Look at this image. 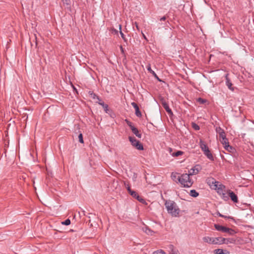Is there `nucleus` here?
<instances>
[{
	"label": "nucleus",
	"mask_w": 254,
	"mask_h": 254,
	"mask_svg": "<svg viewBox=\"0 0 254 254\" xmlns=\"http://www.w3.org/2000/svg\"><path fill=\"white\" fill-rule=\"evenodd\" d=\"M167 212L173 217H178L180 210L175 202L171 200H166L165 203Z\"/></svg>",
	"instance_id": "1"
},
{
	"label": "nucleus",
	"mask_w": 254,
	"mask_h": 254,
	"mask_svg": "<svg viewBox=\"0 0 254 254\" xmlns=\"http://www.w3.org/2000/svg\"><path fill=\"white\" fill-rule=\"evenodd\" d=\"M190 176L188 174H184L180 176H178V181L184 187L189 188L193 184V182L190 179Z\"/></svg>",
	"instance_id": "2"
},
{
	"label": "nucleus",
	"mask_w": 254,
	"mask_h": 254,
	"mask_svg": "<svg viewBox=\"0 0 254 254\" xmlns=\"http://www.w3.org/2000/svg\"><path fill=\"white\" fill-rule=\"evenodd\" d=\"M199 146L204 154L210 160L213 161L214 157L206 144L202 140H199Z\"/></svg>",
	"instance_id": "3"
},
{
	"label": "nucleus",
	"mask_w": 254,
	"mask_h": 254,
	"mask_svg": "<svg viewBox=\"0 0 254 254\" xmlns=\"http://www.w3.org/2000/svg\"><path fill=\"white\" fill-rule=\"evenodd\" d=\"M212 180V184H214V189L217 190V192L219 195L223 193L228 190H226V187L224 185L220 184L218 182L214 180L213 179Z\"/></svg>",
	"instance_id": "4"
},
{
	"label": "nucleus",
	"mask_w": 254,
	"mask_h": 254,
	"mask_svg": "<svg viewBox=\"0 0 254 254\" xmlns=\"http://www.w3.org/2000/svg\"><path fill=\"white\" fill-rule=\"evenodd\" d=\"M214 227L218 231L224 233H227L230 235H233L235 232L234 230L219 224H214Z\"/></svg>",
	"instance_id": "5"
},
{
	"label": "nucleus",
	"mask_w": 254,
	"mask_h": 254,
	"mask_svg": "<svg viewBox=\"0 0 254 254\" xmlns=\"http://www.w3.org/2000/svg\"><path fill=\"white\" fill-rule=\"evenodd\" d=\"M128 139L129 141L131 142V145L137 149L139 150H143V146L142 144L138 140L136 139L134 137L129 136Z\"/></svg>",
	"instance_id": "6"
},
{
	"label": "nucleus",
	"mask_w": 254,
	"mask_h": 254,
	"mask_svg": "<svg viewBox=\"0 0 254 254\" xmlns=\"http://www.w3.org/2000/svg\"><path fill=\"white\" fill-rule=\"evenodd\" d=\"M201 167L199 165H196L189 171V175L192 176L196 175L201 170Z\"/></svg>",
	"instance_id": "7"
},
{
	"label": "nucleus",
	"mask_w": 254,
	"mask_h": 254,
	"mask_svg": "<svg viewBox=\"0 0 254 254\" xmlns=\"http://www.w3.org/2000/svg\"><path fill=\"white\" fill-rule=\"evenodd\" d=\"M214 245H221L222 244H227L228 240L222 237L213 238Z\"/></svg>",
	"instance_id": "8"
},
{
	"label": "nucleus",
	"mask_w": 254,
	"mask_h": 254,
	"mask_svg": "<svg viewBox=\"0 0 254 254\" xmlns=\"http://www.w3.org/2000/svg\"><path fill=\"white\" fill-rule=\"evenodd\" d=\"M229 194V198H230L232 201L234 203H237L238 202V198L237 195L232 190H228V191Z\"/></svg>",
	"instance_id": "9"
},
{
	"label": "nucleus",
	"mask_w": 254,
	"mask_h": 254,
	"mask_svg": "<svg viewBox=\"0 0 254 254\" xmlns=\"http://www.w3.org/2000/svg\"><path fill=\"white\" fill-rule=\"evenodd\" d=\"M131 104L135 109V113L136 116L138 117H141V113L140 111H139V107H138V105H137V104L135 103V102H132L131 103Z\"/></svg>",
	"instance_id": "10"
},
{
	"label": "nucleus",
	"mask_w": 254,
	"mask_h": 254,
	"mask_svg": "<svg viewBox=\"0 0 254 254\" xmlns=\"http://www.w3.org/2000/svg\"><path fill=\"white\" fill-rule=\"evenodd\" d=\"M226 84L229 89L232 91H234V88L232 87V83L228 78L227 74L226 75Z\"/></svg>",
	"instance_id": "11"
},
{
	"label": "nucleus",
	"mask_w": 254,
	"mask_h": 254,
	"mask_svg": "<svg viewBox=\"0 0 254 254\" xmlns=\"http://www.w3.org/2000/svg\"><path fill=\"white\" fill-rule=\"evenodd\" d=\"M131 130L132 132L138 138L141 137V134L139 132V131L137 128L135 127H131Z\"/></svg>",
	"instance_id": "12"
},
{
	"label": "nucleus",
	"mask_w": 254,
	"mask_h": 254,
	"mask_svg": "<svg viewBox=\"0 0 254 254\" xmlns=\"http://www.w3.org/2000/svg\"><path fill=\"white\" fill-rule=\"evenodd\" d=\"M228 190H229L219 195L221 198L223 199L224 201H228L229 200V194L228 193Z\"/></svg>",
	"instance_id": "13"
},
{
	"label": "nucleus",
	"mask_w": 254,
	"mask_h": 254,
	"mask_svg": "<svg viewBox=\"0 0 254 254\" xmlns=\"http://www.w3.org/2000/svg\"><path fill=\"white\" fill-rule=\"evenodd\" d=\"M213 238L209 237H204L203 238V241L209 244H213Z\"/></svg>",
	"instance_id": "14"
},
{
	"label": "nucleus",
	"mask_w": 254,
	"mask_h": 254,
	"mask_svg": "<svg viewBox=\"0 0 254 254\" xmlns=\"http://www.w3.org/2000/svg\"><path fill=\"white\" fill-rule=\"evenodd\" d=\"M96 103H98L99 105H101L103 107L105 112L108 113V105L107 104H105L104 102L102 100L101 101H97Z\"/></svg>",
	"instance_id": "15"
},
{
	"label": "nucleus",
	"mask_w": 254,
	"mask_h": 254,
	"mask_svg": "<svg viewBox=\"0 0 254 254\" xmlns=\"http://www.w3.org/2000/svg\"><path fill=\"white\" fill-rule=\"evenodd\" d=\"M163 106L164 109H165L166 111L169 114V115H173V112L171 110V109L170 108L168 104L166 103H163Z\"/></svg>",
	"instance_id": "16"
},
{
	"label": "nucleus",
	"mask_w": 254,
	"mask_h": 254,
	"mask_svg": "<svg viewBox=\"0 0 254 254\" xmlns=\"http://www.w3.org/2000/svg\"><path fill=\"white\" fill-rule=\"evenodd\" d=\"M89 94L90 97L94 100H97V101H101V99L99 98L98 96L94 93L92 92H89Z\"/></svg>",
	"instance_id": "17"
},
{
	"label": "nucleus",
	"mask_w": 254,
	"mask_h": 254,
	"mask_svg": "<svg viewBox=\"0 0 254 254\" xmlns=\"http://www.w3.org/2000/svg\"><path fill=\"white\" fill-rule=\"evenodd\" d=\"M119 29H120V35L122 37V38H123V39L124 40V41L125 42H127V39H126V38L125 37V35L124 34V33H123V32L122 31V25L121 24H120L119 25Z\"/></svg>",
	"instance_id": "18"
},
{
	"label": "nucleus",
	"mask_w": 254,
	"mask_h": 254,
	"mask_svg": "<svg viewBox=\"0 0 254 254\" xmlns=\"http://www.w3.org/2000/svg\"><path fill=\"white\" fill-rule=\"evenodd\" d=\"M224 147L226 150L230 152H232L234 149V148L232 146H230L229 144L224 146Z\"/></svg>",
	"instance_id": "19"
},
{
	"label": "nucleus",
	"mask_w": 254,
	"mask_h": 254,
	"mask_svg": "<svg viewBox=\"0 0 254 254\" xmlns=\"http://www.w3.org/2000/svg\"><path fill=\"white\" fill-rule=\"evenodd\" d=\"M198 194V193L195 190H191L190 191V195L192 197H196Z\"/></svg>",
	"instance_id": "20"
},
{
	"label": "nucleus",
	"mask_w": 254,
	"mask_h": 254,
	"mask_svg": "<svg viewBox=\"0 0 254 254\" xmlns=\"http://www.w3.org/2000/svg\"><path fill=\"white\" fill-rule=\"evenodd\" d=\"M213 252L215 254H226V253L224 252V251L223 249H216Z\"/></svg>",
	"instance_id": "21"
},
{
	"label": "nucleus",
	"mask_w": 254,
	"mask_h": 254,
	"mask_svg": "<svg viewBox=\"0 0 254 254\" xmlns=\"http://www.w3.org/2000/svg\"><path fill=\"white\" fill-rule=\"evenodd\" d=\"M184 154V152L182 151H178L176 152L173 153L171 154V155L173 157H177L180 155H182Z\"/></svg>",
	"instance_id": "22"
},
{
	"label": "nucleus",
	"mask_w": 254,
	"mask_h": 254,
	"mask_svg": "<svg viewBox=\"0 0 254 254\" xmlns=\"http://www.w3.org/2000/svg\"><path fill=\"white\" fill-rule=\"evenodd\" d=\"M220 141L221 142V143L223 144V145L224 146L226 145V144H229L228 140L227 138H226V137H224V139H220Z\"/></svg>",
	"instance_id": "23"
},
{
	"label": "nucleus",
	"mask_w": 254,
	"mask_h": 254,
	"mask_svg": "<svg viewBox=\"0 0 254 254\" xmlns=\"http://www.w3.org/2000/svg\"><path fill=\"white\" fill-rule=\"evenodd\" d=\"M178 176H180L179 174L176 173H172L171 175L172 178L173 179L174 181H175L176 182L178 181Z\"/></svg>",
	"instance_id": "24"
},
{
	"label": "nucleus",
	"mask_w": 254,
	"mask_h": 254,
	"mask_svg": "<svg viewBox=\"0 0 254 254\" xmlns=\"http://www.w3.org/2000/svg\"><path fill=\"white\" fill-rule=\"evenodd\" d=\"M129 194H130L132 197H134V198H135L137 197V195H139L136 193V191H133V190H131V191L130 192H129Z\"/></svg>",
	"instance_id": "25"
},
{
	"label": "nucleus",
	"mask_w": 254,
	"mask_h": 254,
	"mask_svg": "<svg viewBox=\"0 0 254 254\" xmlns=\"http://www.w3.org/2000/svg\"><path fill=\"white\" fill-rule=\"evenodd\" d=\"M153 254H166L162 250H157L153 252Z\"/></svg>",
	"instance_id": "26"
},
{
	"label": "nucleus",
	"mask_w": 254,
	"mask_h": 254,
	"mask_svg": "<svg viewBox=\"0 0 254 254\" xmlns=\"http://www.w3.org/2000/svg\"><path fill=\"white\" fill-rule=\"evenodd\" d=\"M217 133L219 134L223 133L224 130L220 127H217L215 129Z\"/></svg>",
	"instance_id": "27"
},
{
	"label": "nucleus",
	"mask_w": 254,
	"mask_h": 254,
	"mask_svg": "<svg viewBox=\"0 0 254 254\" xmlns=\"http://www.w3.org/2000/svg\"><path fill=\"white\" fill-rule=\"evenodd\" d=\"M139 202H141L142 203H145V200L140 197L139 195H137V197L136 198Z\"/></svg>",
	"instance_id": "28"
},
{
	"label": "nucleus",
	"mask_w": 254,
	"mask_h": 254,
	"mask_svg": "<svg viewBox=\"0 0 254 254\" xmlns=\"http://www.w3.org/2000/svg\"><path fill=\"white\" fill-rule=\"evenodd\" d=\"M62 224L64 225H68L70 224V220L69 219H67L65 221H63Z\"/></svg>",
	"instance_id": "29"
},
{
	"label": "nucleus",
	"mask_w": 254,
	"mask_h": 254,
	"mask_svg": "<svg viewBox=\"0 0 254 254\" xmlns=\"http://www.w3.org/2000/svg\"><path fill=\"white\" fill-rule=\"evenodd\" d=\"M192 127L196 130H198L200 129L199 126L195 123L192 124Z\"/></svg>",
	"instance_id": "30"
},
{
	"label": "nucleus",
	"mask_w": 254,
	"mask_h": 254,
	"mask_svg": "<svg viewBox=\"0 0 254 254\" xmlns=\"http://www.w3.org/2000/svg\"><path fill=\"white\" fill-rule=\"evenodd\" d=\"M145 232L146 234H147L148 235H152V234L154 233V232L153 231H152L151 230H150L149 228H146Z\"/></svg>",
	"instance_id": "31"
},
{
	"label": "nucleus",
	"mask_w": 254,
	"mask_h": 254,
	"mask_svg": "<svg viewBox=\"0 0 254 254\" xmlns=\"http://www.w3.org/2000/svg\"><path fill=\"white\" fill-rule=\"evenodd\" d=\"M218 134H219V139H224V137H226L225 131H223V133H221Z\"/></svg>",
	"instance_id": "32"
},
{
	"label": "nucleus",
	"mask_w": 254,
	"mask_h": 254,
	"mask_svg": "<svg viewBox=\"0 0 254 254\" xmlns=\"http://www.w3.org/2000/svg\"><path fill=\"white\" fill-rule=\"evenodd\" d=\"M78 138H79V141L81 143H83V136H82V133H80L78 135Z\"/></svg>",
	"instance_id": "33"
},
{
	"label": "nucleus",
	"mask_w": 254,
	"mask_h": 254,
	"mask_svg": "<svg viewBox=\"0 0 254 254\" xmlns=\"http://www.w3.org/2000/svg\"><path fill=\"white\" fill-rule=\"evenodd\" d=\"M170 254H180L179 251L176 250H172L170 253Z\"/></svg>",
	"instance_id": "34"
},
{
	"label": "nucleus",
	"mask_w": 254,
	"mask_h": 254,
	"mask_svg": "<svg viewBox=\"0 0 254 254\" xmlns=\"http://www.w3.org/2000/svg\"><path fill=\"white\" fill-rule=\"evenodd\" d=\"M198 101L201 103V104H204V103L206 102V100L203 99H202L201 98H199L198 99Z\"/></svg>",
	"instance_id": "35"
},
{
	"label": "nucleus",
	"mask_w": 254,
	"mask_h": 254,
	"mask_svg": "<svg viewBox=\"0 0 254 254\" xmlns=\"http://www.w3.org/2000/svg\"><path fill=\"white\" fill-rule=\"evenodd\" d=\"M125 185L126 188L127 189L128 192H130L131 191V190L129 185L125 183Z\"/></svg>",
	"instance_id": "36"
},
{
	"label": "nucleus",
	"mask_w": 254,
	"mask_h": 254,
	"mask_svg": "<svg viewBox=\"0 0 254 254\" xmlns=\"http://www.w3.org/2000/svg\"><path fill=\"white\" fill-rule=\"evenodd\" d=\"M147 70L152 74V71H154L153 70H152L151 68V66L150 64L148 65L147 66Z\"/></svg>",
	"instance_id": "37"
},
{
	"label": "nucleus",
	"mask_w": 254,
	"mask_h": 254,
	"mask_svg": "<svg viewBox=\"0 0 254 254\" xmlns=\"http://www.w3.org/2000/svg\"><path fill=\"white\" fill-rule=\"evenodd\" d=\"M152 74L159 81H160V79L159 78L158 76L157 75L156 73L154 71L152 72Z\"/></svg>",
	"instance_id": "38"
},
{
	"label": "nucleus",
	"mask_w": 254,
	"mask_h": 254,
	"mask_svg": "<svg viewBox=\"0 0 254 254\" xmlns=\"http://www.w3.org/2000/svg\"><path fill=\"white\" fill-rule=\"evenodd\" d=\"M126 122L127 123V125L130 127V129L131 128V127H134L130 122L128 121L127 120H126Z\"/></svg>",
	"instance_id": "39"
},
{
	"label": "nucleus",
	"mask_w": 254,
	"mask_h": 254,
	"mask_svg": "<svg viewBox=\"0 0 254 254\" xmlns=\"http://www.w3.org/2000/svg\"><path fill=\"white\" fill-rule=\"evenodd\" d=\"M166 18H167V17L166 16H164L163 17H161L160 19V21H165V20H166Z\"/></svg>",
	"instance_id": "40"
},
{
	"label": "nucleus",
	"mask_w": 254,
	"mask_h": 254,
	"mask_svg": "<svg viewBox=\"0 0 254 254\" xmlns=\"http://www.w3.org/2000/svg\"><path fill=\"white\" fill-rule=\"evenodd\" d=\"M64 4H66L67 5L68 4V0H62Z\"/></svg>",
	"instance_id": "41"
},
{
	"label": "nucleus",
	"mask_w": 254,
	"mask_h": 254,
	"mask_svg": "<svg viewBox=\"0 0 254 254\" xmlns=\"http://www.w3.org/2000/svg\"><path fill=\"white\" fill-rule=\"evenodd\" d=\"M222 217L225 218L232 219V217H231V216H225V215H224V217Z\"/></svg>",
	"instance_id": "42"
},
{
	"label": "nucleus",
	"mask_w": 254,
	"mask_h": 254,
	"mask_svg": "<svg viewBox=\"0 0 254 254\" xmlns=\"http://www.w3.org/2000/svg\"><path fill=\"white\" fill-rule=\"evenodd\" d=\"M120 49H121L122 53H124V49H123V47L122 46H120Z\"/></svg>",
	"instance_id": "43"
},
{
	"label": "nucleus",
	"mask_w": 254,
	"mask_h": 254,
	"mask_svg": "<svg viewBox=\"0 0 254 254\" xmlns=\"http://www.w3.org/2000/svg\"><path fill=\"white\" fill-rule=\"evenodd\" d=\"M168 151L170 152V153L171 154H172L171 153L172 152V149L171 148H168Z\"/></svg>",
	"instance_id": "44"
},
{
	"label": "nucleus",
	"mask_w": 254,
	"mask_h": 254,
	"mask_svg": "<svg viewBox=\"0 0 254 254\" xmlns=\"http://www.w3.org/2000/svg\"><path fill=\"white\" fill-rule=\"evenodd\" d=\"M218 215L219 216L221 217H224V215H222V214H220L219 212H218Z\"/></svg>",
	"instance_id": "45"
},
{
	"label": "nucleus",
	"mask_w": 254,
	"mask_h": 254,
	"mask_svg": "<svg viewBox=\"0 0 254 254\" xmlns=\"http://www.w3.org/2000/svg\"><path fill=\"white\" fill-rule=\"evenodd\" d=\"M253 123L254 124V121H253Z\"/></svg>",
	"instance_id": "46"
}]
</instances>
